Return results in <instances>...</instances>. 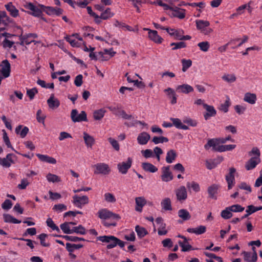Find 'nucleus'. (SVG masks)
<instances>
[{
	"label": "nucleus",
	"instance_id": "obj_1",
	"mask_svg": "<svg viewBox=\"0 0 262 262\" xmlns=\"http://www.w3.org/2000/svg\"><path fill=\"white\" fill-rule=\"evenodd\" d=\"M41 6H43L42 5L38 4L37 6H35L33 5L31 3H29L27 4L25 7L28 10L31 11V12L29 13L35 17H40L41 16L42 13L43 12V10Z\"/></svg>",
	"mask_w": 262,
	"mask_h": 262
},
{
	"label": "nucleus",
	"instance_id": "obj_2",
	"mask_svg": "<svg viewBox=\"0 0 262 262\" xmlns=\"http://www.w3.org/2000/svg\"><path fill=\"white\" fill-rule=\"evenodd\" d=\"M217 144V139H211L208 140L207 143L204 145V148L205 149L208 150L210 147H212L214 151L219 152L225 151L224 145L216 146Z\"/></svg>",
	"mask_w": 262,
	"mask_h": 262
},
{
	"label": "nucleus",
	"instance_id": "obj_3",
	"mask_svg": "<svg viewBox=\"0 0 262 262\" xmlns=\"http://www.w3.org/2000/svg\"><path fill=\"white\" fill-rule=\"evenodd\" d=\"M72 120L74 122H79L87 121V115L84 111H81L78 114V111L76 109L72 110L71 113Z\"/></svg>",
	"mask_w": 262,
	"mask_h": 262
},
{
	"label": "nucleus",
	"instance_id": "obj_4",
	"mask_svg": "<svg viewBox=\"0 0 262 262\" xmlns=\"http://www.w3.org/2000/svg\"><path fill=\"white\" fill-rule=\"evenodd\" d=\"M95 168L94 170L95 174H102L103 175L108 174L111 171V169L108 165L104 163H97L93 166Z\"/></svg>",
	"mask_w": 262,
	"mask_h": 262
},
{
	"label": "nucleus",
	"instance_id": "obj_5",
	"mask_svg": "<svg viewBox=\"0 0 262 262\" xmlns=\"http://www.w3.org/2000/svg\"><path fill=\"white\" fill-rule=\"evenodd\" d=\"M97 240L101 241L103 243H107L108 244L106 246V248L107 249H111L115 247H111L112 245H114L116 242V239L117 238L113 235H104V236H100L97 237Z\"/></svg>",
	"mask_w": 262,
	"mask_h": 262
},
{
	"label": "nucleus",
	"instance_id": "obj_6",
	"mask_svg": "<svg viewBox=\"0 0 262 262\" xmlns=\"http://www.w3.org/2000/svg\"><path fill=\"white\" fill-rule=\"evenodd\" d=\"M133 163V159L130 157L127 158L126 162L119 163L117 165L119 171L123 174H126L128 170L131 167Z\"/></svg>",
	"mask_w": 262,
	"mask_h": 262
},
{
	"label": "nucleus",
	"instance_id": "obj_7",
	"mask_svg": "<svg viewBox=\"0 0 262 262\" xmlns=\"http://www.w3.org/2000/svg\"><path fill=\"white\" fill-rule=\"evenodd\" d=\"M73 203L78 208H81L82 206L89 203V198L86 195L78 196L75 195L73 196Z\"/></svg>",
	"mask_w": 262,
	"mask_h": 262
},
{
	"label": "nucleus",
	"instance_id": "obj_8",
	"mask_svg": "<svg viewBox=\"0 0 262 262\" xmlns=\"http://www.w3.org/2000/svg\"><path fill=\"white\" fill-rule=\"evenodd\" d=\"M0 72L4 78H7L10 76L11 65L8 60H3L0 64Z\"/></svg>",
	"mask_w": 262,
	"mask_h": 262
},
{
	"label": "nucleus",
	"instance_id": "obj_9",
	"mask_svg": "<svg viewBox=\"0 0 262 262\" xmlns=\"http://www.w3.org/2000/svg\"><path fill=\"white\" fill-rule=\"evenodd\" d=\"M236 169L234 167L229 168V172L225 176L226 181L228 184V189H231L235 184L234 173Z\"/></svg>",
	"mask_w": 262,
	"mask_h": 262
},
{
	"label": "nucleus",
	"instance_id": "obj_10",
	"mask_svg": "<svg viewBox=\"0 0 262 262\" xmlns=\"http://www.w3.org/2000/svg\"><path fill=\"white\" fill-rule=\"evenodd\" d=\"M161 179L163 182H169L173 177L171 172L170 171V166H164L162 168Z\"/></svg>",
	"mask_w": 262,
	"mask_h": 262
},
{
	"label": "nucleus",
	"instance_id": "obj_11",
	"mask_svg": "<svg viewBox=\"0 0 262 262\" xmlns=\"http://www.w3.org/2000/svg\"><path fill=\"white\" fill-rule=\"evenodd\" d=\"M171 11V15L175 17L179 18V19H183L185 17L186 10L177 7H171L169 9Z\"/></svg>",
	"mask_w": 262,
	"mask_h": 262
},
{
	"label": "nucleus",
	"instance_id": "obj_12",
	"mask_svg": "<svg viewBox=\"0 0 262 262\" xmlns=\"http://www.w3.org/2000/svg\"><path fill=\"white\" fill-rule=\"evenodd\" d=\"M144 30L148 31V37L150 40L157 43H161L163 39L158 34L156 30H152L148 28H144Z\"/></svg>",
	"mask_w": 262,
	"mask_h": 262
},
{
	"label": "nucleus",
	"instance_id": "obj_13",
	"mask_svg": "<svg viewBox=\"0 0 262 262\" xmlns=\"http://www.w3.org/2000/svg\"><path fill=\"white\" fill-rule=\"evenodd\" d=\"M177 200L179 201L185 200L187 198L186 189L184 186H180L176 190Z\"/></svg>",
	"mask_w": 262,
	"mask_h": 262
},
{
	"label": "nucleus",
	"instance_id": "obj_14",
	"mask_svg": "<svg viewBox=\"0 0 262 262\" xmlns=\"http://www.w3.org/2000/svg\"><path fill=\"white\" fill-rule=\"evenodd\" d=\"M204 108L207 112L204 114V117L206 120L209 119L211 117L214 116L216 114V111L212 105L204 104Z\"/></svg>",
	"mask_w": 262,
	"mask_h": 262
},
{
	"label": "nucleus",
	"instance_id": "obj_15",
	"mask_svg": "<svg viewBox=\"0 0 262 262\" xmlns=\"http://www.w3.org/2000/svg\"><path fill=\"white\" fill-rule=\"evenodd\" d=\"M260 162V160L259 158L252 157L246 163L245 168L247 170L253 169Z\"/></svg>",
	"mask_w": 262,
	"mask_h": 262
},
{
	"label": "nucleus",
	"instance_id": "obj_16",
	"mask_svg": "<svg viewBox=\"0 0 262 262\" xmlns=\"http://www.w3.org/2000/svg\"><path fill=\"white\" fill-rule=\"evenodd\" d=\"M12 154H8L6 158H2L0 157V165L6 168L10 167L11 164L14 163L12 159Z\"/></svg>",
	"mask_w": 262,
	"mask_h": 262
},
{
	"label": "nucleus",
	"instance_id": "obj_17",
	"mask_svg": "<svg viewBox=\"0 0 262 262\" xmlns=\"http://www.w3.org/2000/svg\"><path fill=\"white\" fill-rule=\"evenodd\" d=\"M223 160L222 158H218L214 159L206 160V166L208 169H212L215 168Z\"/></svg>",
	"mask_w": 262,
	"mask_h": 262
},
{
	"label": "nucleus",
	"instance_id": "obj_18",
	"mask_svg": "<svg viewBox=\"0 0 262 262\" xmlns=\"http://www.w3.org/2000/svg\"><path fill=\"white\" fill-rule=\"evenodd\" d=\"M150 138V135L146 132H142L137 137L138 143L140 145H145Z\"/></svg>",
	"mask_w": 262,
	"mask_h": 262
},
{
	"label": "nucleus",
	"instance_id": "obj_19",
	"mask_svg": "<svg viewBox=\"0 0 262 262\" xmlns=\"http://www.w3.org/2000/svg\"><path fill=\"white\" fill-rule=\"evenodd\" d=\"M243 254L244 260L247 262H256L257 260V255L256 251L253 252L252 254L249 252L244 251Z\"/></svg>",
	"mask_w": 262,
	"mask_h": 262
},
{
	"label": "nucleus",
	"instance_id": "obj_20",
	"mask_svg": "<svg viewBox=\"0 0 262 262\" xmlns=\"http://www.w3.org/2000/svg\"><path fill=\"white\" fill-rule=\"evenodd\" d=\"M176 90L179 93L187 94L189 93L192 92L193 91V88L188 84H183L182 85H178L176 88Z\"/></svg>",
	"mask_w": 262,
	"mask_h": 262
},
{
	"label": "nucleus",
	"instance_id": "obj_21",
	"mask_svg": "<svg viewBox=\"0 0 262 262\" xmlns=\"http://www.w3.org/2000/svg\"><path fill=\"white\" fill-rule=\"evenodd\" d=\"M136 207L135 210L141 212L142 208L146 204V201L143 197H137L135 199Z\"/></svg>",
	"mask_w": 262,
	"mask_h": 262
},
{
	"label": "nucleus",
	"instance_id": "obj_22",
	"mask_svg": "<svg viewBox=\"0 0 262 262\" xmlns=\"http://www.w3.org/2000/svg\"><path fill=\"white\" fill-rule=\"evenodd\" d=\"M5 8L12 17H16L18 15V10L12 4V3L10 2L5 5Z\"/></svg>",
	"mask_w": 262,
	"mask_h": 262
},
{
	"label": "nucleus",
	"instance_id": "obj_23",
	"mask_svg": "<svg viewBox=\"0 0 262 262\" xmlns=\"http://www.w3.org/2000/svg\"><path fill=\"white\" fill-rule=\"evenodd\" d=\"M36 156L41 161L52 164H55L56 163V160L55 158L49 156L37 154Z\"/></svg>",
	"mask_w": 262,
	"mask_h": 262
},
{
	"label": "nucleus",
	"instance_id": "obj_24",
	"mask_svg": "<svg viewBox=\"0 0 262 262\" xmlns=\"http://www.w3.org/2000/svg\"><path fill=\"white\" fill-rule=\"evenodd\" d=\"M164 92L167 93L168 98L170 99L171 103L172 104L177 103V95L174 90L170 88H168L164 90Z\"/></svg>",
	"mask_w": 262,
	"mask_h": 262
},
{
	"label": "nucleus",
	"instance_id": "obj_25",
	"mask_svg": "<svg viewBox=\"0 0 262 262\" xmlns=\"http://www.w3.org/2000/svg\"><path fill=\"white\" fill-rule=\"evenodd\" d=\"M206 231V228L205 226L201 225L196 228H189L187 229L189 233H194L196 235H200L205 233Z\"/></svg>",
	"mask_w": 262,
	"mask_h": 262
},
{
	"label": "nucleus",
	"instance_id": "obj_26",
	"mask_svg": "<svg viewBox=\"0 0 262 262\" xmlns=\"http://www.w3.org/2000/svg\"><path fill=\"white\" fill-rule=\"evenodd\" d=\"M142 168L144 171L151 173L156 172L158 170L157 167H156L153 164L148 162L142 163Z\"/></svg>",
	"mask_w": 262,
	"mask_h": 262
},
{
	"label": "nucleus",
	"instance_id": "obj_27",
	"mask_svg": "<svg viewBox=\"0 0 262 262\" xmlns=\"http://www.w3.org/2000/svg\"><path fill=\"white\" fill-rule=\"evenodd\" d=\"M47 103L50 108L54 109L60 105V101L55 98L53 95H52L47 100Z\"/></svg>",
	"mask_w": 262,
	"mask_h": 262
},
{
	"label": "nucleus",
	"instance_id": "obj_28",
	"mask_svg": "<svg viewBox=\"0 0 262 262\" xmlns=\"http://www.w3.org/2000/svg\"><path fill=\"white\" fill-rule=\"evenodd\" d=\"M219 188V185L216 184H213L208 187V193L210 198L216 199L215 195L217 193Z\"/></svg>",
	"mask_w": 262,
	"mask_h": 262
},
{
	"label": "nucleus",
	"instance_id": "obj_29",
	"mask_svg": "<svg viewBox=\"0 0 262 262\" xmlns=\"http://www.w3.org/2000/svg\"><path fill=\"white\" fill-rule=\"evenodd\" d=\"M83 139L88 147L91 148L95 143L94 138L85 132L83 133Z\"/></svg>",
	"mask_w": 262,
	"mask_h": 262
},
{
	"label": "nucleus",
	"instance_id": "obj_30",
	"mask_svg": "<svg viewBox=\"0 0 262 262\" xmlns=\"http://www.w3.org/2000/svg\"><path fill=\"white\" fill-rule=\"evenodd\" d=\"M22 125H18L15 128V133L16 134L19 135L22 138H25L29 132L28 127L25 126L22 128Z\"/></svg>",
	"mask_w": 262,
	"mask_h": 262
},
{
	"label": "nucleus",
	"instance_id": "obj_31",
	"mask_svg": "<svg viewBox=\"0 0 262 262\" xmlns=\"http://www.w3.org/2000/svg\"><path fill=\"white\" fill-rule=\"evenodd\" d=\"M177 156L176 152L174 150L171 149L169 150L166 154V162L169 164L172 163L175 161Z\"/></svg>",
	"mask_w": 262,
	"mask_h": 262
},
{
	"label": "nucleus",
	"instance_id": "obj_32",
	"mask_svg": "<svg viewBox=\"0 0 262 262\" xmlns=\"http://www.w3.org/2000/svg\"><path fill=\"white\" fill-rule=\"evenodd\" d=\"M195 23L196 28L198 30H201L202 32H203L204 30L206 28L208 27L210 25V23L208 21L200 19L196 20Z\"/></svg>",
	"mask_w": 262,
	"mask_h": 262
},
{
	"label": "nucleus",
	"instance_id": "obj_33",
	"mask_svg": "<svg viewBox=\"0 0 262 262\" xmlns=\"http://www.w3.org/2000/svg\"><path fill=\"white\" fill-rule=\"evenodd\" d=\"M244 100L250 104H253L256 102V96L255 94L247 93L245 95Z\"/></svg>",
	"mask_w": 262,
	"mask_h": 262
},
{
	"label": "nucleus",
	"instance_id": "obj_34",
	"mask_svg": "<svg viewBox=\"0 0 262 262\" xmlns=\"http://www.w3.org/2000/svg\"><path fill=\"white\" fill-rule=\"evenodd\" d=\"M111 214H112V212L107 209H102L98 212V217L101 219H110L111 217Z\"/></svg>",
	"mask_w": 262,
	"mask_h": 262
},
{
	"label": "nucleus",
	"instance_id": "obj_35",
	"mask_svg": "<svg viewBox=\"0 0 262 262\" xmlns=\"http://www.w3.org/2000/svg\"><path fill=\"white\" fill-rule=\"evenodd\" d=\"M135 231L137 232L138 237L140 238H142L148 233L145 228L140 226L139 225H137L135 227Z\"/></svg>",
	"mask_w": 262,
	"mask_h": 262
},
{
	"label": "nucleus",
	"instance_id": "obj_36",
	"mask_svg": "<svg viewBox=\"0 0 262 262\" xmlns=\"http://www.w3.org/2000/svg\"><path fill=\"white\" fill-rule=\"evenodd\" d=\"M4 221L6 223L19 224L21 222L20 220H18L9 214H4L3 215Z\"/></svg>",
	"mask_w": 262,
	"mask_h": 262
},
{
	"label": "nucleus",
	"instance_id": "obj_37",
	"mask_svg": "<svg viewBox=\"0 0 262 262\" xmlns=\"http://www.w3.org/2000/svg\"><path fill=\"white\" fill-rule=\"evenodd\" d=\"M178 216L184 221H188L191 218L189 212L185 209H181L178 211Z\"/></svg>",
	"mask_w": 262,
	"mask_h": 262
},
{
	"label": "nucleus",
	"instance_id": "obj_38",
	"mask_svg": "<svg viewBox=\"0 0 262 262\" xmlns=\"http://www.w3.org/2000/svg\"><path fill=\"white\" fill-rule=\"evenodd\" d=\"M116 52L114 51V50H113L112 48L111 49H105L104 50V52H98V54L100 55V57L101 58H102V60H107V57H104V54H107L108 55H110V57H113L115 54H116Z\"/></svg>",
	"mask_w": 262,
	"mask_h": 262
},
{
	"label": "nucleus",
	"instance_id": "obj_39",
	"mask_svg": "<svg viewBox=\"0 0 262 262\" xmlns=\"http://www.w3.org/2000/svg\"><path fill=\"white\" fill-rule=\"evenodd\" d=\"M114 15V13L111 12V9L107 8L101 13L100 17L102 19L106 20L112 17Z\"/></svg>",
	"mask_w": 262,
	"mask_h": 262
},
{
	"label": "nucleus",
	"instance_id": "obj_40",
	"mask_svg": "<svg viewBox=\"0 0 262 262\" xmlns=\"http://www.w3.org/2000/svg\"><path fill=\"white\" fill-rule=\"evenodd\" d=\"M55 236L61 237L67 241L77 242L78 241H85L83 238L69 235H55Z\"/></svg>",
	"mask_w": 262,
	"mask_h": 262
},
{
	"label": "nucleus",
	"instance_id": "obj_41",
	"mask_svg": "<svg viewBox=\"0 0 262 262\" xmlns=\"http://www.w3.org/2000/svg\"><path fill=\"white\" fill-rule=\"evenodd\" d=\"M238 189L246 190V192H245L246 194L250 193L252 191V189H251L250 185L244 182H242L240 183L237 185V190H238Z\"/></svg>",
	"mask_w": 262,
	"mask_h": 262
},
{
	"label": "nucleus",
	"instance_id": "obj_42",
	"mask_svg": "<svg viewBox=\"0 0 262 262\" xmlns=\"http://www.w3.org/2000/svg\"><path fill=\"white\" fill-rule=\"evenodd\" d=\"M187 241H188V239H187ZM178 243L180 246L182 248V251L187 252L193 250L192 247L188 244V242L185 243V240H184L183 242L179 241Z\"/></svg>",
	"mask_w": 262,
	"mask_h": 262
},
{
	"label": "nucleus",
	"instance_id": "obj_43",
	"mask_svg": "<svg viewBox=\"0 0 262 262\" xmlns=\"http://www.w3.org/2000/svg\"><path fill=\"white\" fill-rule=\"evenodd\" d=\"M161 206L162 208L165 210H171V201L169 198H165L161 202Z\"/></svg>",
	"mask_w": 262,
	"mask_h": 262
},
{
	"label": "nucleus",
	"instance_id": "obj_44",
	"mask_svg": "<svg viewBox=\"0 0 262 262\" xmlns=\"http://www.w3.org/2000/svg\"><path fill=\"white\" fill-rule=\"evenodd\" d=\"M82 244H72L69 243L66 244V249L69 252H73L76 249H79L83 247Z\"/></svg>",
	"mask_w": 262,
	"mask_h": 262
},
{
	"label": "nucleus",
	"instance_id": "obj_45",
	"mask_svg": "<svg viewBox=\"0 0 262 262\" xmlns=\"http://www.w3.org/2000/svg\"><path fill=\"white\" fill-rule=\"evenodd\" d=\"M76 233L77 234L84 235L86 234V230L84 227L80 225L77 227H74L72 229L71 234Z\"/></svg>",
	"mask_w": 262,
	"mask_h": 262
},
{
	"label": "nucleus",
	"instance_id": "obj_46",
	"mask_svg": "<svg viewBox=\"0 0 262 262\" xmlns=\"http://www.w3.org/2000/svg\"><path fill=\"white\" fill-rule=\"evenodd\" d=\"M106 111L103 108H101L96 110L94 112V118L96 120H99L101 119L104 116Z\"/></svg>",
	"mask_w": 262,
	"mask_h": 262
},
{
	"label": "nucleus",
	"instance_id": "obj_47",
	"mask_svg": "<svg viewBox=\"0 0 262 262\" xmlns=\"http://www.w3.org/2000/svg\"><path fill=\"white\" fill-rule=\"evenodd\" d=\"M47 225L53 230L57 231V233H60V230L58 227L55 225L52 219L48 218L46 221Z\"/></svg>",
	"mask_w": 262,
	"mask_h": 262
},
{
	"label": "nucleus",
	"instance_id": "obj_48",
	"mask_svg": "<svg viewBox=\"0 0 262 262\" xmlns=\"http://www.w3.org/2000/svg\"><path fill=\"white\" fill-rule=\"evenodd\" d=\"M46 178L47 180L50 182L55 183L59 182L61 181V179L59 177L51 173H48L47 175Z\"/></svg>",
	"mask_w": 262,
	"mask_h": 262
},
{
	"label": "nucleus",
	"instance_id": "obj_49",
	"mask_svg": "<svg viewBox=\"0 0 262 262\" xmlns=\"http://www.w3.org/2000/svg\"><path fill=\"white\" fill-rule=\"evenodd\" d=\"M181 62L183 72H186L192 66V61L190 59H183Z\"/></svg>",
	"mask_w": 262,
	"mask_h": 262
},
{
	"label": "nucleus",
	"instance_id": "obj_50",
	"mask_svg": "<svg viewBox=\"0 0 262 262\" xmlns=\"http://www.w3.org/2000/svg\"><path fill=\"white\" fill-rule=\"evenodd\" d=\"M198 46L202 51L206 52L208 51L210 48V44L209 42L205 41L199 42L198 44Z\"/></svg>",
	"mask_w": 262,
	"mask_h": 262
},
{
	"label": "nucleus",
	"instance_id": "obj_51",
	"mask_svg": "<svg viewBox=\"0 0 262 262\" xmlns=\"http://www.w3.org/2000/svg\"><path fill=\"white\" fill-rule=\"evenodd\" d=\"M152 141L155 144H158L159 143H162L164 142H167L168 141V139L166 137L161 136V137H157L155 136L152 139Z\"/></svg>",
	"mask_w": 262,
	"mask_h": 262
},
{
	"label": "nucleus",
	"instance_id": "obj_52",
	"mask_svg": "<svg viewBox=\"0 0 262 262\" xmlns=\"http://www.w3.org/2000/svg\"><path fill=\"white\" fill-rule=\"evenodd\" d=\"M105 200L108 203H114L116 202V199L114 195L111 193L107 192L104 195Z\"/></svg>",
	"mask_w": 262,
	"mask_h": 262
},
{
	"label": "nucleus",
	"instance_id": "obj_53",
	"mask_svg": "<svg viewBox=\"0 0 262 262\" xmlns=\"http://www.w3.org/2000/svg\"><path fill=\"white\" fill-rule=\"evenodd\" d=\"M66 40L70 43L71 46L73 47H79L81 45V43L79 42L78 41H76L75 39H73L72 38V36H67L65 37Z\"/></svg>",
	"mask_w": 262,
	"mask_h": 262
},
{
	"label": "nucleus",
	"instance_id": "obj_54",
	"mask_svg": "<svg viewBox=\"0 0 262 262\" xmlns=\"http://www.w3.org/2000/svg\"><path fill=\"white\" fill-rule=\"evenodd\" d=\"M228 208L233 212H241L244 210V207H242L240 205L236 204L228 207Z\"/></svg>",
	"mask_w": 262,
	"mask_h": 262
},
{
	"label": "nucleus",
	"instance_id": "obj_55",
	"mask_svg": "<svg viewBox=\"0 0 262 262\" xmlns=\"http://www.w3.org/2000/svg\"><path fill=\"white\" fill-rule=\"evenodd\" d=\"M221 215L224 219H229L232 216V213L228 207H227L221 212Z\"/></svg>",
	"mask_w": 262,
	"mask_h": 262
},
{
	"label": "nucleus",
	"instance_id": "obj_56",
	"mask_svg": "<svg viewBox=\"0 0 262 262\" xmlns=\"http://www.w3.org/2000/svg\"><path fill=\"white\" fill-rule=\"evenodd\" d=\"M61 229L65 234H71L72 229H70V225L68 222L61 224L60 226Z\"/></svg>",
	"mask_w": 262,
	"mask_h": 262
},
{
	"label": "nucleus",
	"instance_id": "obj_57",
	"mask_svg": "<svg viewBox=\"0 0 262 262\" xmlns=\"http://www.w3.org/2000/svg\"><path fill=\"white\" fill-rule=\"evenodd\" d=\"M222 79L229 83H232L236 80V77L234 74H225L222 77Z\"/></svg>",
	"mask_w": 262,
	"mask_h": 262
},
{
	"label": "nucleus",
	"instance_id": "obj_58",
	"mask_svg": "<svg viewBox=\"0 0 262 262\" xmlns=\"http://www.w3.org/2000/svg\"><path fill=\"white\" fill-rule=\"evenodd\" d=\"M186 185L188 188H192L195 192H199L200 191V186L198 183L195 182H187Z\"/></svg>",
	"mask_w": 262,
	"mask_h": 262
},
{
	"label": "nucleus",
	"instance_id": "obj_59",
	"mask_svg": "<svg viewBox=\"0 0 262 262\" xmlns=\"http://www.w3.org/2000/svg\"><path fill=\"white\" fill-rule=\"evenodd\" d=\"M170 46H174L172 50H176L179 49L184 48L186 47L185 42L181 41L179 42H172L170 44Z\"/></svg>",
	"mask_w": 262,
	"mask_h": 262
},
{
	"label": "nucleus",
	"instance_id": "obj_60",
	"mask_svg": "<svg viewBox=\"0 0 262 262\" xmlns=\"http://www.w3.org/2000/svg\"><path fill=\"white\" fill-rule=\"evenodd\" d=\"M67 209L66 205L62 204H59L55 205L53 207V210L57 211V212H61Z\"/></svg>",
	"mask_w": 262,
	"mask_h": 262
},
{
	"label": "nucleus",
	"instance_id": "obj_61",
	"mask_svg": "<svg viewBox=\"0 0 262 262\" xmlns=\"http://www.w3.org/2000/svg\"><path fill=\"white\" fill-rule=\"evenodd\" d=\"M230 105V99L227 98L224 103H222L220 105V110L225 113H227L228 111V108Z\"/></svg>",
	"mask_w": 262,
	"mask_h": 262
},
{
	"label": "nucleus",
	"instance_id": "obj_62",
	"mask_svg": "<svg viewBox=\"0 0 262 262\" xmlns=\"http://www.w3.org/2000/svg\"><path fill=\"white\" fill-rule=\"evenodd\" d=\"M43 10V12H46L48 15H54L55 7H47L44 5L41 6Z\"/></svg>",
	"mask_w": 262,
	"mask_h": 262
},
{
	"label": "nucleus",
	"instance_id": "obj_63",
	"mask_svg": "<svg viewBox=\"0 0 262 262\" xmlns=\"http://www.w3.org/2000/svg\"><path fill=\"white\" fill-rule=\"evenodd\" d=\"M108 108L109 110L111 112H112L114 115L116 116H120V113L119 112V111H122L120 109V106L119 105H117V106H110L108 107Z\"/></svg>",
	"mask_w": 262,
	"mask_h": 262
},
{
	"label": "nucleus",
	"instance_id": "obj_64",
	"mask_svg": "<svg viewBox=\"0 0 262 262\" xmlns=\"http://www.w3.org/2000/svg\"><path fill=\"white\" fill-rule=\"evenodd\" d=\"M108 140L113 148L117 151H119L120 149L119 144L117 140L112 138H109Z\"/></svg>",
	"mask_w": 262,
	"mask_h": 262
}]
</instances>
